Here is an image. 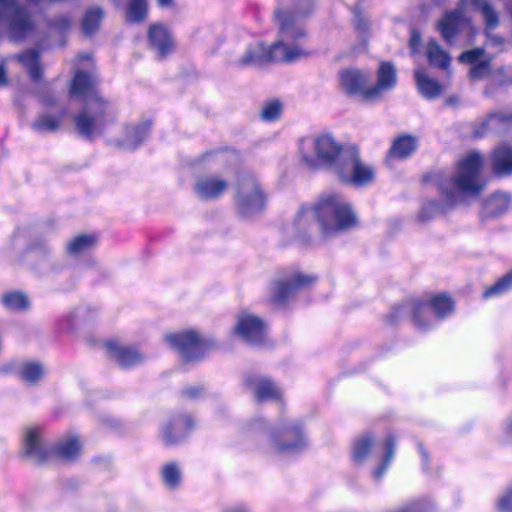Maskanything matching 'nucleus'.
<instances>
[{"mask_svg": "<svg viewBox=\"0 0 512 512\" xmlns=\"http://www.w3.org/2000/svg\"><path fill=\"white\" fill-rule=\"evenodd\" d=\"M350 145H342L333 135L320 133L299 143L301 160L310 168H326L333 174L346 156Z\"/></svg>", "mask_w": 512, "mask_h": 512, "instance_id": "5", "label": "nucleus"}, {"mask_svg": "<svg viewBox=\"0 0 512 512\" xmlns=\"http://www.w3.org/2000/svg\"><path fill=\"white\" fill-rule=\"evenodd\" d=\"M281 113V104L277 101L266 104L261 112V116L265 121H274L279 118Z\"/></svg>", "mask_w": 512, "mask_h": 512, "instance_id": "44", "label": "nucleus"}, {"mask_svg": "<svg viewBox=\"0 0 512 512\" xmlns=\"http://www.w3.org/2000/svg\"><path fill=\"white\" fill-rule=\"evenodd\" d=\"M426 55L432 66L446 69L450 64V56L444 51L439 44L430 40L426 47Z\"/></svg>", "mask_w": 512, "mask_h": 512, "instance_id": "33", "label": "nucleus"}, {"mask_svg": "<svg viewBox=\"0 0 512 512\" xmlns=\"http://www.w3.org/2000/svg\"><path fill=\"white\" fill-rule=\"evenodd\" d=\"M375 168L363 161L357 147L350 145L346 156L334 175L342 182L356 187L371 184L375 179Z\"/></svg>", "mask_w": 512, "mask_h": 512, "instance_id": "8", "label": "nucleus"}, {"mask_svg": "<svg viewBox=\"0 0 512 512\" xmlns=\"http://www.w3.org/2000/svg\"><path fill=\"white\" fill-rule=\"evenodd\" d=\"M70 93L75 97H83L86 101L85 110L75 118L76 127L81 134L93 136L101 133L107 124L114 120L113 109L94 90V79L91 75L77 73L73 78Z\"/></svg>", "mask_w": 512, "mask_h": 512, "instance_id": "2", "label": "nucleus"}, {"mask_svg": "<svg viewBox=\"0 0 512 512\" xmlns=\"http://www.w3.org/2000/svg\"><path fill=\"white\" fill-rule=\"evenodd\" d=\"M150 131V122L145 121L140 125H137L133 128L132 135H130V148L137 147L144 141Z\"/></svg>", "mask_w": 512, "mask_h": 512, "instance_id": "43", "label": "nucleus"}, {"mask_svg": "<svg viewBox=\"0 0 512 512\" xmlns=\"http://www.w3.org/2000/svg\"><path fill=\"white\" fill-rule=\"evenodd\" d=\"M459 61L471 65L469 77L473 81L490 79L491 82L500 85L506 82V79H504V67L493 68L491 66V58L486 56L481 48H475L462 53L459 56Z\"/></svg>", "mask_w": 512, "mask_h": 512, "instance_id": "12", "label": "nucleus"}, {"mask_svg": "<svg viewBox=\"0 0 512 512\" xmlns=\"http://www.w3.org/2000/svg\"><path fill=\"white\" fill-rule=\"evenodd\" d=\"M216 158V162H223L227 159V154L226 153H220V154H217L215 156Z\"/></svg>", "mask_w": 512, "mask_h": 512, "instance_id": "56", "label": "nucleus"}, {"mask_svg": "<svg viewBox=\"0 0 512 512\" xmlns=\"http://www.w3.org/2000/svg\"><path fill=\"white\" fill-rule=\"evenodd\" d=\"M59 30H65L67 29L68 27H70L71 25V20L66 17V16H62L60 17L59 19L56 20L55 24H54Z\"/></svg>", "mask_w": 512, "mask_h": 512, "instance_id": "50", "label": "nucleus"}, {"mask_svg": "<svg viewBox=\"0 0 512 512\" xmlns=\"http://www.w3.org/2000/svg\"><path fill=\"white\" fill-rule=\"evenodd\" d=\"M355 28L359 32L364 33L368 28V24H367L366 20L358 18L355 22Z\"/></svg>", "mask_w": 512, "mask_h": 512, "instance_id": "51", "label": "nucleus"}, {"mask_svg": "<svg viewBox=\"0 0 512 512\" xmlns=\"http://www.w3.org/2000/svg\"><path fill=\"white\" fill-rule=\"evenodd\" d=\"M340 87L349 96L364 102L381 99L397 83L396 70L389 62H382L377 71V81L370 84V74L358 69H345L339 74Z\"/></svg>", "mask_w": 512, "mask_h": 512, "instance_id": "4", "label": "nucleus"}, {"mask_svg": "<svg viewBox=\"0 0 512 512\" xmlns=\"http://www.w3.org/2000/svg\"><path fill=\"white\" fill-rule=\"evenodd\" d=\"M7 82L6 72L2 66H0V87L4 86Z\"/></svg>", "mask_w": 512, "mask_h": 512, "instance_id": "53", "label": "nucleus"}, {"mask_svg": "<svg viewBox=\"0 0 512 512\" xmlns=\"http://www.w3.org/2000/svg\"><path fill=\"white\" fill-rule=\"evenodd\" d=\"M143 359L144 356L141 352L135 349H130V366L141 363Z\"/></svg>", "mask_w": 512, "mask_h": 512, "instance_id": "48", "label": "nucleus"}, {"mask_svg": "<svg viewBox=\"0 0 512 512\" xmlns=\"http://www.w3.org/2000/svg\"><path fill=\"white\" fill-rule=\"evenodd\" d=\"M512 121V113L504 112V111H496L491 113L486 120L484 121V126L487 129L495 130L498 129L501 125L509 123Z\"/></svg>", "mask_w": 512, "mask_h": 512, "instance_id": "41", "label": "nucleus"}, {"mask_svg": "<svg viewBox=\"0 0 512 512\" xmlns=\"http://www.w3.org/2000/svg\"><path fill=\"white\" fill-rule=\"evenodd\" d=\"M415 79L419 92L428 99L438 97L442 93V86L433 78H430L423 70L415 71Z\"/></svg>", "mask_w": 512, "mask_h": 512, "instance_id": "29", "label": "nucleus"}, {"mask_svg": "<svg viewBox=\"0 0 512 512\" xmlns=\"http://www.w3.org/2000/svg\"><path fill=\"white\" fill-rule=\"evenodd\" d=\"M160 478L167 489H177L182 481V470L180 465L176 462L165 463L160 468Z\"/></svg>", "mask_w": 512, "mask_h": 512, "instance_id": "30", "label": "nucleus"}, {"mask_svg": "<svg viewBox=\"0 0 512 512\" xmlns=\"http://www.w3.org/2000/svg\"><path fill=\"white\" fill-rule=\"evenodd\" d=\"M275 18L279 24L278 41L269 48L261 42L249 46L238 60L239 65L251 66L268 62H294L307 55L300 42L292 39L295 34L294 28L287 23L281 10L276 12Z\"/></svg>", "mask_w": 512, "mask_h": 512, "instance_id": "3", "label": "nucleus"}, {"mask_svg": "<svg viewBox=\"0 0 512 512\" xmlns=\"http://www.w3.org/2000/svg\"><path fill=\"white\" fill-rule=\"evenodd\" d=\"M496 506L500 512H512V486L499 495Z\"/></svg>", "mask_w": 512, "mask_h": 512, "instance_id": "45", "label": "nucleus"}, {"mask_svg": "<svg viewBox=\"0 0 512 512\" xmlns=\"http://www.w3.org/2000/svg\"><path fill=\"white\" fill-rule=\"evenodd\" d=\"M264 205L265 195L254 179H247L239 183L236 206L242 216L251 217L260 212Z\"/></svg>", "mask_w": 512, "mask_h": 512, "instance_id": "14", "label": "nucleus"}, {"mask_svg": "<svg viewBox=\"0 0 512 512\" xmlns=\"http://www.w3.org/2000/svg\"><path fill=\"white\" fill-rule=\"evenodd\" d=\"M157 3L162 8H168L173 5V0H157Z\"/></svg>", "mask_w": 512, "mask_h": 512, "instance_id": "54", "label": "nucleus"}, {"mask_svg": "<svg viewBox=\"0 0 512 512\" xmlns=\"http://www.w3.org/2000/svg\"><path fill=\"white\" fill-rule=\"evenodd\" d=\"M200 392L198 388H190L186 391L187 395L190 397H196Z\"/></svg>", "mask_w": 512, "mask_h": 512, "instance_id": "55", "label": "nucleus"}, {"mask_svg": "<svg viewBox=\"0 0 512 512\" xmlns=\"http://www.w3.org/2000/svg\"><path fill=\"white\" fill-rule=\"evenodd\" d=\"M315 282V277L296 272L289 277L277 280L270 288L271 301L275 304H282L292 297L299 290L310 286Z\"/></svg>", "mask_w": 512, "mask_h": 512, "instance_id": "15", "label": "nucleus"}, {"mask_svg": "<svg viewBox=\"0 0 512 512\" xmlns=\"http://www.w3.org/2000/svg\"><path fill=\"white\" fill-rule=\"evenodd\" d=\"M193 426L188 416L173 418L162 428V437L167 444H172L182 439L186 432Z\"/></svg>", "mask_w": 512, "mask_h": 512, "instance_id": "25", "label": "nucleus"}, {"mask_svg": "<svg viewBox=\"0 0 512 512\" xmlns=\"http://www.w3.org/2000/svg\"><path fill=\"white\" fill-rule=\"evenodd\" d=\"M0 302L2 306L10 311H21L29 307V300L21 292H7L1 296Z\"/></svg>", "mask_w": 512, "mask_h": 512, "instance_id": "35", "label": "nucleus"}, {"mask_svg": "<svg viewBox=\"0 0 512 512\" xmlns=\"http://www.w3.org/2000/svg\"><path fill=\"white\" fill-rule=\"evenodd\" d=\"M408 309L412 313L413 320L419 328H427L432 325L431 310L438 318H444L454 309V303L446 294L435 295L429 300H416L409 304Z\"/></svg>", "mask_w": 512, "mask_h": 512, "instance_id": "11", "label": "nucleus"}, {"mask_svg": "<svg viewBox=\"0 0 512 512\" xmlns=\"http://www.w3.org/2000/svg\"><path fill=\"white\" fill-rule=\"evenodd\" d=\"M130 23L141 22L148 17L147 0H130Z\"/></svg>", "mask_w": 512, "mask_h": 512, "instance_id": "40", "label": "nucleus"}, {"mask_svg": "<svg viewBox=\"0 0 512 512\" xmlns=\"http://www.w3.org/2000/svg\"><path fill=\"white\" fill-rule=\"evenodd\" d=\"M396 438L388 434L383 442L376 444L372 433L359 436L352 447V459L356 463L363 462L369 455H373L380 465L373 471L375 479H380L389 466L395 451Z\"/></svg>", "mask_w": 512, "mask_h": 512, "instance_id": "7", "label": "nucleus"}, {"mask_svg": "<svg viewBox=\"0 0 512 512\" xmlns=\"http://www.w3.org/2000/svg\"><path fill=\"white\" fill-rule=\"evenodd\" d=\"M103 19V11L100 8H90L86 11L82 20L84 34H93L100 26Z\"/></svg>", "mask_w": 512, "mask_h": 512, "instance_id": "37", "label": "nucleus"}, {"mask_svg": "<svg viewBox=\"0 0 512 512\" xmlns=\"http://www.w3.org/2000/svg\"><path fill=\"white\" fill-rule=\"evenodd\" d=\"M148 40L151 48L156 51L161 58L166 57L175 49V41L169 28L161 23H155L149 26Z\"/></svg>", "mask_w": 512, "mask_h": 512, "instance_id": "17", "label": "nucleus"}, {"mask_svg": "<svg viewBox=\"0 0 512 512\" xmlns=\"http://www.w3.org/2000/svg\"><path fill=\"white\" fill-rule=\"evenodd\" d=\"M12 370L28 385L37 384L46 374L45 366L37 361L14 362L12 363Z\"/></svg>", "mask_w": 512, "mask_h": 512, "instance_id": "23", "label": "nucleus"}, {"mask_svg": "<svg viewBox=\"0 0 512 512\" xmlns=\"http://www.w3.org/2000/svg\"><path fill=\"white\" fill-rule=\"evenodd\" d=\"M266 423L262 419H255L248 423L247 429L252 432L265 431Z\"/></svg>", "mask_w": 512, "mask_h": 512, "instance_id": "47", "label": "nucleus"}, {"mask_svg": "<svg viewBox=\"0 0 512 512\" xmlns=\"http://www.w3.org/2000/svg\"><path fill=\"white\" fill-rule=\"evenodd\" d=\"M466 24L467 20L464 17L462 7H459L455 11L445 14L438 24V29L443 39L448 43H452L454 36Z\"/></svg>", "mask_w": 512, "mask_h": 512, "instance_id": "24", "label": "nucleus"}, {"mask_svg": "<svg viewBox=\"0 0 512 512\" xmlns=\"http://www.w3.org/2000/svg\"><path fill=\"white\" fill-rule=\"evenodd\" d=\"M75 320V312H68L60 319L59 328L64 332H69L74 328Z\"/></svg>", "mask_w": 512, "mask_h": 512, "instance_id": "46", "label": "nucleus"}, {"mask_svg": "<svg viewBox=\"0 0 512 512\" xmlns=\"http://www.w3.org/2000/svg\"><path fill=\"white\" fill-rule=\"evenodd\" d=\"M444 211L445 208L440 203L436 201H429L421 208L418 218L421 222H425L444 213Z\"/></svg>", "mask_w": 512, "mask_h": 512, "instance_id": "42", "label": "nucleus"}, {"mask_svg": "<svg viewBox=\"0 0 512 512\" xmlns=\"http://www.w3.org/2000/svg\"><path fill=\"white\" fill-rule=\"evenodd\" d=\"M417 139L409 135H403L395 139L391 148L390 156L397 159H404L415 152Z\"/></svg>", "mask_w": 512, "mask_h": 512, "instance_id": "31", "label": "nucleus"}, {"mask_svg": "<svg viewBox=\"0 0 512 512\" xmlns=\"http://www.w3.org/2000/svg\"><path fill=\"white\" fill-rule=\"evenodd\" d=\"M247 386L258 401L278 400L282 396L281 389L268 378L253 377L247 381Z\"/></svg>", "mask_w": 512, "mask_h": 512, "instance_id": "22", "label": "nucleus"}, {"mask_svg": "<svg viewBox=\"0 0 512 512\" xmlns=\"http://www.w3.org/2000/svg\"><path fill=\"white\" fill-rule=\"evenodd\" d=\"M462 2L463 5L481 13L487 30L494 29L498 25V14L489 0H463Z\"/></svg>", "mask_w": 512, "mask_h": 512, "instance_id": "27", "label": "nucleus"}, {"mask_svg": "<svg viewBox=\"0 0 512 512\" xmlns=\"http://www.w3.org/2000/svg\"><path fill=\"white\" fill-rule=\"evenodd\" d=\"M268 451L273 454H290L303 449L306 444V438L302 427L298 422H289L283 424L275 431L267 434Z\"/></svg>", "mask_w": 512, "mask_h": 512, "instance_id": "10", "label": "nucleus"}, {"mask_svg": "<svg viewBox=\"0 0 512 512\" xmlns=\"http://www.w3.org/2000/svg\"><path fill=\"white\" fill-rule=\"evenodd\" d=\"M226 512H251V511L249 510L248 507L241 505V506L233 507V508L227 510Z\"/></svg>", "mask_w": 512, "mask_h": 512, "instance_id": "52", "label": "nucleus"}, {"mask_svg": "<svg viewBox=\"0 0 512 512\" xmlns=\"http://www.w3.org/2000/svg\"><path fill=\"white\" fill-rule=\"evenodd\" d=\"M97 237L92 234H80L67 243V251L71 255L84 253L94 247Z\"/></svg>", "mask_w": 512, "mask_h": 512, "instance_id": "34", "label": "nucleus"}, {"mask_svg": "<svg viewBox=\"0 0 512 512\" xmlns=\"http://www.w3.org/2000/svg\"><path fill=\"white\" fill-rule=\"evenodd\" d=\"M60 122V116L43 113L35 119L32 128L40 133L54 132L59 128Z\"/></svg>", "mask_w": 512, "mask_h": 512, "instance_id": "36", "label": "nucleus"}, {"mask_svg": "<svg viewBox=\"0 0 512 512\" xmlns=\"http://www.w3.org/2000/svg\"><path fill=\"white\" fill-rule=\"evenodd\" d=\"M106 353L109 358L119 366L126 368L128 365V352L124 341L117 338L108 339L105 342Z\"/></svg>", "mask_w": 512, "mask_h": 512, "instance_id": "32", "label": "nucleus"}, {"mask_svg": "<svg viewBox=\"0 0 512 512\" xmlns=\"http://www.w3.org/2000/svg\"><path fill=\"white\" fill-rule=\"evenodd\" d=\"M483 168V158L475 151L466 154L458 163L455 176L452 179L453 191L447 194V202L453 203L456 194L476 196L484 188L485 183L480 178Z\"/></svg>", "mask_w": 512, "mask_h": 512, "instance_id": "6", "label": "nucleus"}, {"mask_svg": "<svg viewBox=\"0 0 512 512\" xmlns=\"http://www.w3.org/2000/svg\"><path fill=\"white\" fill-rule=\"evenodd\" d=\"M114 2L116 3V5H120L121 4L120 0H114Z\"/></svg>", "mask_w": 512, "mask_h": 512, "instance_id": "60", "label": "nucleus"}, {"mask_svg": "<svg viewBox=\"0 0 512 512\" xmlns=\"http://www.w3.org/2000/svg\"><path fill=\"white\" fill-rule=\"evenodd\" d=\"M512 287V270L506 274L502 279L496 282L493 286L489 287L483 292V297L485 299L498 296L506 291H508Z\"/></svg>", "mask_w": 512, "mask_h": 512, "instance_id": "39", "label": "nucleus"}, {"mask_svg": "<svg viewBox=\"0 0 512 512\" xmlns=\"http://www.w3.org/2000/svg\"><path fill=\"white\" fill-rule=\"evenodd\" d=\"M164 341L188 363L201 359L209 347L208 342L193 329L167 333Z\"/></svg>", "mask_w": 512, "mask_h": 512, "instance_id": "9", "label": "nucleus"}, {"mask_svg": "<svg viewBox=\"0 0 512 512\" xmlns=\"http://www.w3.org/2000/svg\"><path fill=\"white\" fill-rule=\"evenodd\" d=\"M23 455L40 463L47 459V450L42 443L41 431L37 427H29L25 430L23 436Z\"/></svg>", "mask_w": 512, "mask_h": 512, "instance_id": "18", "label": "nucleus"}, {"mask_svg": "<svg viewBox=\"0 0 512 512\" xmlns=\"http://www.w3.org/2000/svg\"><path fill=\"white\" fill-rule=\"evenodd\" d=\"M421 43V37L420 35L416 32V31H413L412 34H411V38H410V48H411V51L412 52H416L419 45Z\"/></svg>", "mask_w": 512, "mask_h": 512, "instance_id": "49", "label": "nucleus"}, {"mask_svg": "<svg viewBox=\"0 0 512 512\" xmlns=\"http://www.w3.org/2000/svg\"><path fill=\"white\" fill-rule=\"evenodd\" d=\"M506 428L509 432H512V418L506 423Z\"/></svg>", "mask_w": 512, "mask_h": 512, "instance_id": "57", "label": "nucleus"}, {"mask_svg": "<svg viewBox=\"0 0 512 512\" xmlns=\"http://www.w3.org/2000/svg\"><path fill=\"white\" fill-rule=\"evenodd\" d=\"M19 61L26 67L33 79H38L41 75V66L39 64V54L35 50H28L18 56Z\"/></svg>", "mask_w": 512, "mask_h": 512, "instance_id": "38", "label": "nucleus"}, {"mask_svg": "<svg viewBox=\"0 0 512 512\" xmlns=\"http://www.w3.org/2000/svg\"><path fill=\"white\" fill-rule=\"evenodd\" d=\"M313 7L314 0H290L289 7H280L275 11L276 13L278 10H281L287 23L294 28L295 34L292 39L296 42H300V39L303 37L304 33L303 30L296 24L292 14L297 16H305L313 9Z\"/></svg>", "mask_w": 512, "mask_h": 512, "instance_id": "20", "label": "nucleus"}, {"mask_svg": "<svg viewBox=\"0 0 512 512\" xmlns=\"http://www.w3.org/2000/svg\"><path fill=\"white\" fill-rule=\"evenodd\" d=\"M493 171L498 176L512 174V148L500 146L494 151L492 158Z\"/></svg>", "mask_w": 512, "mask_h": 512, "instance_id": "28", "label": "nucleus"}, {"mask_svg": "<svg viewBox=\"0 0 512 512\" xmlns=\"http://www.w3.org/2000/svg\"><path fill=\"white\" fill-rule=\"evenodd\" d=\"M510 207V196L504 192L491 195L483 204V217H497L505 213Z\"/></svg>", "mask_w": 512, "mask_h": 512, "instance_id": "26", "label": "nucleus"}, {"mask_svg": "<svg viewBox=\"0 0 512 512\" xmlns=\"http://www.w3.org/2000/svg\"><path fill=\"white\" fill-rule=\"evenodd\" d=\"M228 188V182L221 177L206 175L199 177L194 183L196 195L204 200L220 197Z\"/></svg>", "mask_w": 512, "mask_h": 512, "instance_id": "19", "label": "nucleus"}, {"mask_svg": "<svg viewBox=\"0 0 512 512\" xmlns=\"http://www.w3.org/2000/svg\"><path fill=\"white\" fill-rule=\"evenodd\" d=\"M485 94H487V95L491 94V92H490L489 88H487V89L485 90Z\"/></svg>", "mask_w": 512, "mask_h": 512, "instance_id": "59", "label": "nucleus"}, {"mask_svg": "<svg viewBox=\"0 0 512 512\" xmlns=\"http://www.w3.org/2000/svg\"><path fill=\"white\" fill-rule=\"evenodd\" d=\"M0 21H5L11 39L21 40L33 30L30 16L17 3V0H0Z\"/></svg>", "mask_w": 512, "mask_h": 512, "instance_id": "13", "label": "nucleus"}, {"mask_svg": "<svg viewBox=\"0 0 512 512\" xmlns=\"http://www.w3.org/2000/svg\"><path fill=\"white\" fill-rule=\"evenodd\" d=\"M265 326L261 319L249 314L241 313L237 316L234 333L248 343H259L264 336Z\"/></svg>", "mask_w": 512, "mask_h": 512, "instance_id": "16", "label": "nucleus"}, {"mask_svg": "<svg viewBox=\"0 0 512 512\" xmlns=\"http://www.w3.org/2000/svg\"><path fill=\"white\" fill-rule=\"evenodd\" d=\"M420 452H421V455L424 459H426V453L424 451H422V449H420Z\"/></svg>", "mask_w": 512, "mask_h": 512, "instance_id": "58", "label": "nucleus"}, {"mask_svg": "<svg viewBox=\"0 0 512 512\" xmlns=\"http://www.w3.org/2000/svg\"><path fill=\"white\" fill-rule=\"evenodd\" d=\"M83 441L80 436L69 433L61 437L53 447V453L58 458L65 461H73L79 457L82 452Z\"/></svg>", "mask_w": 512, "mask_h": 512, "instance_id": "21", "label": "nucleus"}, {"mask_svg": "<svg viewBox=\"0 0 512 512\" xmlns=\"http://www.w3.org/2000/svg\"><path fill=\"white\" fill-rule=\"evenodd\" d=\"M313 221L324 236H333L354 228L358 218L348 199L338 193H326L299 209L293 221L296 233L305 234Z\"/></svg>", "mask_w": 512, "mask_h": 512, "instance_id": "1", "label": "nucleus"}]
</instances>
